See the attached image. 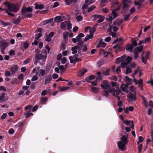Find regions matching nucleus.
Listing matches in <instances>:
<instances>
[{"label": "nucleus", "instance_id": "nucleus-1", "mask_svg": "<svg viewBox=\"0 0 153 153\" xmlns=\"http://www.w3.org/2000/svg\"><path fill=\"white\" fill-rule=\"evenodd\" d=\"M8 45V43L6 42L0 41V48L2 54L4 53V51Z\"/></svg>", "mask_w": 153, "mask_h": 153}, {"label": "nucleus", "instance_id": "nucleus-2", "mask_svg": "<svg viewBox=\"0 0 153 153\" xmlns=\"http://www.w3.org/2000/svg\"><path fill=\"white\" fill-rule=\"evenodd\" d=\"M32 11L33 9L30 7H23L21 10V13L22 15H24L27 13L32 12Z\"/></svg>", "mask_w": 153, "mask_h": 153}, {"label": "nucleus", "instance_id": "nucleus-3", "mask_svg": "<svg viewBox=\"0 0 153 153\" xmlns=\"http://www.w3.org/2000/svg\"><path fill=\"white\" fill-rule=\"evenodd\" d=\"M19 8L18 6L13 3H11V5L8 9L10 11L16 13L19 10Z\"/></svg>", "mask_w": 153, "mask_h": 153}, {"label": "nucleus", "instance_id": "nucleus-4", "mask_svg": "<svg viewBox=\"0 0 153 153\" xmlns=\"http://www.w3.org/2000/svg\"><path fill=\"white\" fill-rule=\"evenodd\" d=\"M47 57V55L46 54H42V53L35 54V57L36 59L39 60L43 59L44 62L45 61Z\"/></svg>", "mask_w": 153, "mask_h": 153}, {"label": "nucleus", "instance_id": "nucleus-5", "mask_svg": "<svg viewBox=\"0 0 153 153\" xmlns=\"http://www.w3.org/2000/svg\"><path fill=\"white\" fill-rule=\"evenodd\" d=\"M101 88L103 89H106L110 87L107 81L104 80L102 82V83L100 85Z\"/></svg>", "mask_w": 153, "mask_h": 153}, {"label": "nucleus", "instance_id": "nucleus-6", "mask_svg": "<svg viewBox=\"0 0 153 153\" xmlns=\"http://www.w3.org/2000/svg\"><path fill=\"white\" fill-rule=\"evenodd\" d=\"M127 97L128 98L129 102L135 101L136 100V96L132 93H130L128 94Z\"/></svg>", "mask_w": 153, "mask_h": 153}, {"label": "nucleus", "instance_id": "nucleus-7", "mask_svg": "<svg viewBox=\"0 0 153 153\" xmlns=\"http://www.w3.org/2000/svg\"><path fill=\"white\" fill-rule=\"evenodd\" d=\"M69 59L70 60V62L71 63H74V64H75L77 62H78L79 61H80L82 60L81 59L76 57L73 59V57L72 56H70L69 57Z\"/></svg>", "mask_w": 153, "mask_h": 153}, {"label": "nucleus", "instance_id": "nucleus-8", "mask_svg": "<svg viewBox=\"0 0 153 153\" xmlns=\"http://www.w3.org/2000/svg\"><path fill=\"white\" fill-rule=\"evenodd\" d=\"M52 79L51 75H48L46 76L45 78V85H47L49 83Z\"/></svg>", "mask_w": 153, "mask_h": 153}, {"label": "nucleus", "instance_id": "nucleus-9", "mask_svg": "<svg viewBox=\"0 0 153 153\" xmlns=\"http://www.w3.org/2000/svg\"><path fill=\"white\" fill-rule=\"evenodd\" d=\"M143 48V45H141L140 46L137 47L135 48L134 52L137 53L139 54V53H140L142 51Z\"/></svg>", "mask_w": 153, "mask_h": 153}, {"label": "nucleus", "instance_id": "nucleus-10", "mask_svg": "<svg viewBox=\"0 0 153 153\" xmlns=\"http://www.w3.org/2000/svg\"><path fill=\"white\" fill-rule=\"evenodd\" d=\"M117 143L119 149L122 151H124L125 145L126 144L121 141H118Z\"/></svg>", "mask_w": 153, "mask_h": 153}, {"label": "nucleus", "instance_id": "nucleus-11", "mask_svg": "<svg viewBox=\"0 0 153 153\" xmlns=\"http://www.w3.org/2000/svg\"><path fill=\"white\" fill-rule=\"evenodd\" d=\"M106 44L105 43L100 41L97 45L96 47L97 48H99L100 47L104 48L106 46Z\"/></svg>", "mask_w": 153, "mask_h": 153}, {"label": "nucleus", "instance_id": "nucleus-12", "mask_svg": "<svg viewBox=\"0 0 153 153\" xmlns=\"http://www.w3.org/2000/svg\"><path fill=\"white\" fill-rule=\"evenodd\" d=\"M5 93H3L0 96V102H2L6 101L7 99V97H5Z\"/></svg>", "mask_w": 153, "mask_h": 153}, {"label": "nucleus", "instance_id": "nucleus-13", "mask_svg": "<svg viewBox=\"0 0 153 153\" xmlns=\"http://www.w3.org/2000/svg\"><path fill=\"white\" fill-rule=\"evenodd\" d=\"M134 47L130 44H128L126 46V50L129 51L131 52H132Z\"/></svg>", "mask_w": 153, "mask_h": 153}, {"label": "nucleus", "instance_id": "nucleus-14", "mask_svg": "<svg viewBox=\"0 0 153 153\" xmlns=\"http://www.w3.org/2000/svg\"><path fill=\"white\" fill-rule=\"evenodd\" d=\"M87 71V70L85 68H83L82 70L78 72V76L79 77L82 76Z\"/></svg>", "mask_w": 153, "mask_h": 153}, {"label": "nucleus", "instance_id": "nucleus-15", "mask_svg": "<svg viewBox=\"0 0 153 153\" xmlns=\"http://www.w3.org/2000/svg\"><path fill=\"white\" fill-rule=\"evenodd\" d=\"M95 76L93 75H91L89 76V77H86L85 80L88 83L90 82V80H93L94 79Z\"/></svg>", "mask_w": 153, "mask_h": 153}, {"label": "nucleus", "instance_id": "nucleus-16", "mask_svg": "<svg viewBox=\"0 0 153 153\" xmlns=\"http://www.w3.org/2000/svg\"><path fill=\"white\" fill-rule=\"evenodd\" d=\"M21 20V17L20 16H19L16 19H14L13 20V22L16 25H18L20 22Z\"/></svg>", "mask_w": 153, "mask_h": 153}, {"label": "nucleus", "instance_id": "nucleus-17", "mask_svg": "<svg viewBox=\"0 0 153 153\" xmlns=\"http://www.w3.org/2000/svg\"><path fill=\"white\" fill-rule=\"evenodd\" d=\"M121 141H122V142L125 143L126 144H127L128 142L127 137L125 135L122 136L121 138Z\"/></svg>", "mask_w": 153, "mask_h": 153}, {"label": "nucleus", "instance_id": "nucleus-18", "mask_svg": "<svg viewBox=\"0 0 153 153\" xmlns=\"http://www.w3.org/2000/svg\"><path fill=\"white\" fill-rule=\"evenodd\" d=\"M123 10L125 13L127 12L128 10V5L126 3H124L123 7Z\"/></svg>", "mask_w": 153, "mask_h": 153}, {"label": "nucleus", "instance_id": "nucleus-19", "mask_svg": "<svg viewBox=\"0 0 153 153\" xmlns=\"http://www.w3.org/2000/svg\"><path fill=\"white\" fill-rule=\"evenodd\" d=\"M18 68L17 65H15L12 67L10 69L11 72L13 73H15L17 71Z\"/></svg>", "mask_w": 153, "mask_h": 153}, {"label": "nucleus", "instance_id": "nucleus-20", "mask_svg": "<svg viewBox=\"0 0 153 153\" xmlns=\"http://www.w3.org/2000/svg\"><path fill=\"white\" fill-rule=\"evenodd\" d=\"M85 36L84 34L82 33H80L79 34L78 36L76 37V39L77 41L80 42L81 41V38L84 37Z\"/></svg>", "mask_w": 153, "mask_h": 153}, {"label": "nucleus", "instance_id": "nucleus-21", "mask_svg": "<svg viewBox=\"0 0 153 153\" xmlns=\"http://www.w3.org/2000/svg\"><path fill=\"white\" fill-rule=\"evenodd\" d=\"M40 68V67L39 66L35 67L33 69L32 73H36V75H38Z\"/></svg>", "mask_w": 153, "mask_h": 153}, {"label": "nucleus", "instance_id": "nucleus-22", "mask_svg": "<svg viewBox=\"0 0 153 153\" xmlns=\"http://www.w3.org/2000/svg\"><path fill=\"white\" fill-rule=\"evenodd\" d=\"M62 21V17L60 16H57L54 18V22H59Z\"/></svg>", "mask_w": 153, "mask_h": 153}, {"label": "nucleus", "instance_id": "nucleus-23", "mask_svg": "<svg viewBox=\"0 0 153 153\" xmlns=\"http://www.w3.org/2000/svg\"><path fill=\"white\" fill-rule=\"evenodd\" d=\"M40 99L41 102L44 104H45L48 100V98L46 97H41Z\"/></svg>", "mask_w": 153, "mask_h": 153}, {"label": "nucleus", "instance_id": "nucleus-24", "mask_svg": "<svg viewBox=\"0 0 153 153\" xmlns=\"http://www.w3.org/2000/svg\"><path fill=\"white\" fill-rule=\"evenodd\" d=\"M145 0H139L138 1L135 0L134 1V4L136 6L142 5V3Z\"/></svg>", "mask_w": 153, "mask_h": 153}, {"label": "nucleus", "instance_id": "nucleus-25", "mask_svg": "<svg viewBox=\"0 0 153 153\" xmlns=\"http://www.w3.org/2000/svg\"><path fill=\"white\" fill-rule=\"evenodd\" d=\"M120 92V91L117 90L116 89H114L112 93L114 97H116V96L118 95Z\"/></svg>", "mask_w": 153, "mask_h": 153}, {"label": "nucleus", "instance_id": "nucleus-26", "mask_svg": "<svg viewBox=\"0 0 153 153\" xmlns=\"http://www.w3.org/2000/svg\"><path fill=\"white\" fill-rule=\"evenodd\" d=\"M53 18H51L48 19L44 20L43 21V25H45L51 23L53 21Z\"/></svg>", "mask_w": 153, "mask_h": 153}, {"label": "nucleus", "instance_id": "nucleus-27", "mask_svg": "<svg viewBox=\"0 0 153 153\" xmlns=\"http://www.w3.org/2000/svg\"><path fill=\"white\" fill-rule=\"evenodd\" d=\"M35 8L36 9H42L44 8V6L43 5L39 4H38L36 3Z\"/></svg>", "mask_w": 153, "mask_h": 153}, {"label": "nucleus", "instance_id": "nucleus-28", "mask_svg": "<svg viewBox=\"0 0 153 153\" xmlns=\"http://www.w3.org/2000/svg\"><path fill=\"white\" fill-rule=\"evenodd\" d=\"M69 87H66L60 86L59 87V91H64L69 89Z\"/></svg>", "mask_w": 153, "mask_h": 153}, {"label": "nucleus", "instance_id": "nucleus-29", "mask_svg": "<svg viewBox=\"0 0 153 153\" xmlns=\"http://www.w3.org/2000/svg\"><path fill=\"white\" fill-rule=\"evenodd\" d=\"M32 107V105H28L25 107V110L26 111V112H30Z\"/></svg>", "mask_w": 153, "mask_h": 153}, {"label": "nucleus", "instance_id": "nucleus-30", "mask_svg": "<svg viewBox=\"0 0 153 153\" xmlns=\"http://www.w3.org/2000/svg\"><path fill=\"white\" fill-rule=\"evenodd\" d=\"M93 37V33H92L91 34H90L89 36H86L85 39L84 40V42H85L87 41V40H89L90 39H92Z\"/></svg>", "mask_w": 153, "mask_h": 153}, {"label": "nucleus", "instance_id": "nucleus-31", "mask_svg": "<svg viewBox=\"0 0 153 153\" xmlns=\"http://www.w3.org/2000/svg\"><path fill=\"white\" fill-rule=\"evenodd\" d=\"M23 125V123L22 122H20L16 124L14 126L15 128L22 126Z\"/></svg>", "mask_w": 153, "mask_h": 153}, {"label": "nucleus", "instance_id": "nucleus-32", "mask_svg": "<svg viewBox=\"0 0 153 153\" xmlns=\"http://www.w3.org/2000/svg\"><path fill=\"white\" fill-rule=\"evenodd\" d=\"M105 18L104 16L101 15L99 18V19L97 20V22L100 23L102 22L104 20Z\"/></svg>", "mask_w": 153, "mask_h": 153}, {"label": "nucleus", "instance_id": "nucleus-33", "mask_svg": "<svg viewBox=\"0 0 153 153\" xmlns=\"http://www.w3.org/2000/svg\"><path fill=\"white\" fill-rule=\"evenodd\" d=\"M30 112H26L24 113V115H25V118H27L29 116L33 115L32 113H30Z\"/></svg>", "mask_w": 153, "mask_h": 153}, {"label": "nucleus", "instance_id": "nucleus-34", "mask_svg": "<svg viewBox=\"0 0 153 153\" xmlns=\"http://www.w3.org/2000/svg\"><path fill=\"white\" fill-rule=\"evenodd\" d=\"M45 74V70L43 69H41L40 70V73L38 75L39 76L40 75L41 76H43Z\"/></svg>", "mask_w": 153, "mask_h": 153}, {"label": "nucleus", "instance_id": "nucleus-35", "mask_svg": "<svg viewBox=\"0 0 153 153\" xmlns=\"http://www.w3.org/2000/svg\"><path fill=\"white\" fill-rule=\"evenodd\" d=\"M104 61L103 59H100L97 62V65L98 66H100L104 64Z\"/></svg>", "mask_w": 153, "mask_h": 153}, {"label": "nucleus", "instance_id": "nucleus-36", "mask_svg": "<svg viewBox=\"0 0 153 153\" xmlns=\"http://www.w3.org/2000/svg\"><path fill=\"white\" fill-rule=\"evenodd\" d=\"M134 39L133 38H132L131 39V40L132 41V43L131 45L133 46V47H136L137 46V41L136 40H134Z\"/></svg>", "mask_w": 153, "mask_h": 153}, {"label": "nucleus", "instance_id": "nucleus-37", "mask_svg": "<svg viewBox=\"0 0 153 153\" xmlns=\"http://www.w3.org/2000/svg\"><path fill=\"white\" fill-rule=\"evenodd\" d=\"M51 68V66L50 64H47L46 67V71H45L47 73H48L49 72V71L50 70Z\"/></svg>", "mask_w": 153, "mask_h": 153}, {"label": "nucleus", "instance_id": "nucleus-38", "mask_svg": "<svg viewBox=\"0 0 153 153\" xmlns=\"http://www.w3.org/2000/svg\"><path fill=\"white\" fill-rule=\"evenodd\" d=\"M132 120H123V123L125 124L126 126H128L130 125L131 123Z\"/></svg>", "mask_w": 153, "mask_h": 153}, {"label": "nucleus", "instance_id": "nucleus-39", "mask_svg": "<svg viewBox=\"0 0 153 153\" xmlns=\"http://www.w3.org/2000/svg\"><path fill=\"white\" fill-rule=\"evenodd\" d=\"M69 35V33L68 32H66L65 33H64L63 34V38L65 40L68 39V36Z\"/></svg>", "mask_w": 153, "mask_h": 153}, {"label": "nucleus", "instance_id": "nucleus-40", "mask_svg": "<svg viewBox=\"0 0 153 153\" xmlns=\"http://www.w3.org/2000/svg\"><path fill=\"white\" fill-rule=\"evenodd\" d=\"M141 98L143 102V104L145 106H147L148 103L146 100V98L143 96Z\"/></svg>", "mask_w": 153, "mask_h": 153}, {"label": "nucleus", "instance_id": "nucleus-41", "mask_svg": "<svg viewBox=\"0 0 153 153\" xmlns=\"http://www.w3.org/2000/svg\"><path fill=\"white\" fill-rule=\"evenodd\" d=\"M82 19L83 17L81 15L77 16L76 17V19L78 22L82 21Z\"/></svg>", "mask_w": 153, "mask_h": 153}, {"label": "nucleus", "instance_id": "nucleus-42", "mask_svg": "<svg viewBox=\"0 0 153 153\" xmlns=\"http://www.w3.org/2000/svg\"><path fill=\"white\" fill-rule=\"evenodd\" d=\"M29 46V44L28 42H24L23 44V47L25 49H27L28 48Z\"/></svg>", "mask_w": 153, "mask_h": 153}, {"label": "nucleus", "instance_id": "nucleus-43", "mask_svg": "<svg viewBox=\"0 0 153 153\" xmlns=\"http://www.w3.org/2000/svg\"><path fill=\"white\" fill-rule=\"evenodd\" d=\"M102 94L103 96H105L107 97H108L109 94L106 90H105L102 91Z\"/></svg>", "mask_w": 153, "mask_h": 153}, {"label": "nucleus", "instance_id": "nucleus-44", "mask_svg": "<svg viewBox=\"0 0 153 153\" xmlns=\"http://www.w3.org/2000/svg\"><path fill=\"white\" fill-rule=\"evenodd\" d=\"M96 8V6L94 5L91 6L89 8L88 10V12L89 13L92 11L93 10Z\"/></svg>", "mask_w": 153, "mask_h": 153}, {"label": "nucleus", "instance_id": "nucleus-45", "mask_svg": "<svg viewBox=\"0 0 153 153\" xmlns=\"http://www.w3.org/2000/svg\"><path fill=\"white\" fill-rule=\"evenodd\" d=\"M110 70V69L108 68L106 69L105 71H103V73L105 76L109 75H110L109 73V71Z\"/></svg>", "mask_w": 153, "mask_h": 153}, {"label": "nucleus", "instance_id": "nucleus-46", "mask_svg": "<svg viewBox=\"0 0 153 153\" xmlns=\"http://www.w3.org/2000/svg\"><path fill=\"white\" fill-rule=\"evenodd\" d=\"M144 53V52H143L141 54V58L142 62L144 63V64H146L147 62L146 60H145L144 57L143 56V54Z\"/></svg>", "mask_w": 153, "mask_h": 153}, {"label": "nucleus", "instance_id": "nucleus-47", "mask_svg": "<svg viewBox=\"0 0 153 153\" xmlns=\"http://www.w3.org/2000/svg\"><path fill=\"white\" fill-rule=\"evenodd\" d=\"M111 15L114 16V17L115 18L117 17L118 16V14H117V13L116 12V11H115V10H113L112 11Z\"/></svg>", "mask_w": 153, "mask_h": 153}, {"label": "nucleus", "instance_id": "nucleus-48", "mask_svg": "<svg viewBox=\"0 0 153 153\" xmlns=\"http://www.w3.org/2000/svg\"><path fill=\"white\" fill-rule=\"evenodd\" d=\"M101 15H98V14H95L92 16V17L94 18L93 20H96L98 19H99L100 17L101 16Z\"/></svg>", "mask_w": 153, "mask_h": 153}, {"label": "nucleus", "instance_id": "nucleus-49", "mask_svg": "<svg viewBox=\"0 0 153 153\" xmlns=\"http://www.w3.org/2000/svg\"><path fill=\"white\" fill-rule=\"evenodd\" d=\"M91 89L93 92L97 93L98 92V89L97 87H92Z\"/></svg>", "mask_w": 153, "mask_h": 153}, {"label": "nucleus", "instance_id": "nucleus-50", "mask_svg": "<svg viewBox=\"0 0 153 153\" xmlns=\"http://www.w3.org/2000/svg\"><path fill=\"white\" fill-rule=\"evenodd\" d=\"M131 72L132 71L131 69L128 67H127L126 69V74H128L131 73Z\"/></svg>", "mask_w": 153, "mask_h": 153}, {"label": "nucleus", "instance_id": "nucleus-51", "mask_svg": "<svg viewBox=\"0 0 153 153\" xmlns=\"http://www.w3.org/2000/svg\"><path fill=\"white\" fill-rule=\"evenodd\" d=\"M132 60V58L131 57L128 56L126 58V62L128 64Z\"/></svg>", "mask_w": 153, "mask_h": 153}, {"label": "nucleus", "instance_id": "nucleus-52", "mask_svg": "<svg viewBox=\"0 0 153 153\" xmlns=\"http://www.w3.org/2000/svg\"><path fill=\"white\" fill-rule=\"evenodd\" d=\"M36 37L35 39L36 40H38L41 36H42V33H39L38 34H36L35 35Z\"/></svg>", "mask_w": 153, "mask_h": 153}, {"label": "nucleus", "instance_id": "nucleus-53", "mask_svg": "<svg viewBox=\"0 0 153 153\" xmlns=\"http://www.w3.org/2000/svg\"><path fill=\"white\" fill-rule=\"evenodd\" d=\"M71 28L72 24L70 22H69L67 24V29L68 30H70L71 29Z\"/></svg>", "mask_w": 153, "mask_h": 153}, {"label": "nucleus", "instance_id": "nucleus-54", "mask_svg": "<svg viewBox=\"0 0 153 153\" xmlns=\"http://www.w3.org/2000/svg\"><path fill=\"white\" fill-rule=\"evenodd\" d=\"M127 65L128 64L126 62H122L121 63V66L123 68H124L126 67Z\"/></svg>", "mask_w": 153, "mask_h": 153}, {"label": "nucleus", "instance_id": "nucleus-55", "mask_svg": "<svg viewBox=\"0 0 153 153\" xmlns=\"http://www.w3.org/2000/svg\"><path fill=\"white\" fill-rule=\"evenodd\" d=\"M64 1L67 5H69L73 2L74 1L73 0H64Z\"/></svg>", "mask_w": 153, "mask_h": 153}, {"label": "nucleus", "instance_id": "nucleus-56", "mask_svg": "<svg viewBox=\"0 0 153 153\" xmlns=\"http://www.w3.org/2000/svg\"><path fill=\"white\" fill-rule=\"evenodd\" d=\"M60 27L63 29H65L66 27V25L64 22L61 23L60 25Z\"/></svg>", "mask_w": 153, "mask_h": 153}, {"label": "nucleus", "instance_id": "nucleus-57", "mask_svg": "<svg viewBox=\"0 0 153 153\" xmlns=\"http://www.w3.org/2000/svg\"><path fill=\"white\" fill-rule=\"evenodd\" d=\"M151 41V39L150 37H148L146 38L143 41L144 42V43H146L147 42H150Z\"/></svg>", "mask_w": 153, "mask_h": 153}, {"label": "nucleus", "instance_id": "nucleus-58", "mask_svg": "<svg viewBox=\"0 0 153 153\" xmlns=\"http://www.w3.org/2000/svg\"><path fill=\"white\" fill-rule=\"evenodd\" d=\"M107 89L108 90H106L108 91V93H112L113 92V91L115 89L114 88H111L110 87Z\"/></svg>", "mask_w": 153, "mask_h": 153}, {"label": "nucleus", "instance_id": "nucleus-59", "mask_svg": "<svg viewBox=\"0 0 153 153\" xmlns=\"http://www.w3.org/2000/svg\"><path fill=\"white\" fill-rule=\"evenodd\" d=\"M32 16L33 14L32 13H27L25 15V17L27 18H30Z\"/></svg>", "mask_w": 153, "mask_h": 153}, {"label": "nucleus", "instance_id": "nucleus-60", "mask_svg": "<svg viewBox=\"0 0 153 153\" xmlns=\"http://www.w3.org/2000/svg\"><path fill=\"white\" fill-rule=\"evenodd\" d=\"M150 54V52H149V51H148L147 52V53L146 54V56L144 58L145 60H146V61H147V60L148 59H149Z\"/></svg>", "mask_w": 153, "mask_h": 153}, {"label": "nucleus", "instance_id": "nucleus-61", "mask_svg": "<svg viewBox=\"0 0 153 153\" xmlns=\"http://www.w3.org/2000/svg\"><path fill=\"white\" fill-rule=\"evenodd\" d=\"M38 79V77L36 75H34L32 77L31 80L33 81L37 80Z\"/></svg>", "mask_w": 153, "mask_h": 153}, {"label": "nucleus", "instance_id": "nucleus-62", "mask_svg": "<svg viewBox=\"0 0 153 153\" xmlns=\"http://www.w3.org/2000/svg\"><path fill=\"white\" fill-rule=\"evenodd\" d=\"M143 145L142 144H140L138 146V149L139 150V153H140L142 149Z\"/></svg>", "mask_w": 153, "mask_h": 153}, {"label": "nucleus", "instance_id": "nucleus-63", "mask_svg": "<svg viewBox=\"0 0 153 153\" xmlns=\"http://www.w3.org/2000/svg\"><path fill=\"white\" fill-rule=\"evenodd\" d=\"M4 4L6 6V7H7L8 9L9 8L11 5V3H9V2L8 1L4 2Z\"/></svg>", "mask_w": 153, "mask_h": 153}, {"label": "nucleus", "instance_id": "nucleus-64", "mask_svg": "<svg viewBox=\"0 0 153 153\" xmlns=\"http://www.w3.org/2000/svg\"><path fill=\"white\" fill-rule=\"evenodd\" d=\"M39 106L37 105H35L32 109V111L33 112H35L36 111L38 108Z\"/></svg>", "mask_w": 153, "mask_h": 153}]
</instances>
